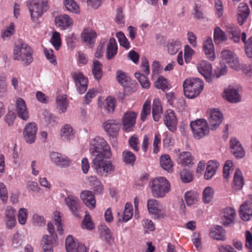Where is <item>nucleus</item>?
<instances>
[{
    "mask_svg": "<svg viewBox=\"0 0 252 252\" xmlns=\"http://www.w3.org/2000/svg\"><path fill=\"white\" fill-rule=\"evenodd\" d=\"M50 42L55 49L58 50L62 43L60 33L57 32H54L50 39Z\"/></svg>",
    "mask_w": 252,
    "mask_h": 252,
    "instance_id": "obj_58",
    "label": "nucleus"
},
{
    "mask_svg": "<svg viewBox=\"0 0 252 252\" xmlns=\"http://www.w3.org/2000/svg\"><path fill=\"white\" fill-rule=\"evenodd\" d=\"M117 80L124 87L125 94H128L136 90V83L124 71L121 70L117 71Z\"/></svg>",
    "mask_w": 252,
    "mask_h": 252,
    "instance_id": "obj_10",
    "label": "nucleus"
},
{
    "mask_svg": "<svg viewBox=\"0 0 252 252\" xmlns=\"http://www.w3.org/2000/svg\"><path fill=\"white\" fill-rule=\"evenodd\" d=\"M190 126L193 137L197 140L203 138L209 133V126L207 121L204 119H197L191 121Z\"/></svg>",
    "mask_w": 252,
    "mask_h": 252,
    "instance_id": "obj_5",
    "label": "nucleus"
},
{
    "mask_svg": "<svg viewBox=\"0 0 252 252\" xmlns=\"http://www.w3.org/2000/svg\"><path fill=\"white\" fill-rule=\"evenodd\" d=\"M137 113L128 111L124 113L122 117V124L125 131L128 132L132 130L136 123Z\"/></svg>",
    "mask_w": 252,
    "mask_h": 252,
    "instance_id": "obj_16",
    "label": "nucleus"
},
{
    "mask_svg": "<svg viewBox=\"0 0 252 252\" xmlns=\"http://www.w3.org/2000/svg\"><path fill=\"white\" fill-rule=\"evenodd\" d=\"M152 193L155 197H163L170 190V186L167 180L163 177L153 179L149 183Z\"/></svg>",
    "mask_w": 252,
    "mask_h": 252,
    "instance_id": "obj_4",
    "label": "nucleus"
},
{
    "mask_svg": "<svg viewBox=\"0 0 252 252\" xmlns=\"http://www.w3.org/2000/svg\"><path fill=\"white\" fill-rule=\"evenodd\" d=\"M80 198L88 208L90 209L95 208L96 202L92 191L89 190L83 191L80 194Z\"/></svg>",
    "mask_w": 252,
    "mask_h": 252,
    "instance_id": "obj_26",
    "label": "nucleus"
},
{
    "mask_svg": "<svg viewBox=\"0 0 252 252\" xmlns=\"http://www.w3.org/2000/svg\"><path fill=\"white\" fill-rule=\"evenodd\" d=\"M13 58L14 60L20 61L23 65L27 66L33 61L32 50L27 44L19 41L15 45Z\"/></svg>",
    "mask_w": 252,
    "mask_h": 252,
    "instance_id": "obj_1",
    "label": "nucleus"
},
{
    "mask_svg": "<svg viewBox=\"0 0 252 252\" xmlns=\"http://www.w3.org/2000/svg\"><path fill=\"white\" fill-rule=\"evenodd\" d=\"M221 57L222 60L227 62L230 67L236 70L241 68L237 57L232 52L229 50H223L221 52Z\"/></svg>",
    "mask_w": 252,
    "mask_h": 252,
    "instance_id": "obj_17",
    "label": "nucleus"
},
{
    "mask_svg": "<svg viewBox=\"0 0 252 252\" xmlns=\"http://www.w3.org/2000/svg\"><path fill=\"white\" fill-rule=\"evenodd\" d=\"M44 121L46 125L49 126H54L57 123V119L51 113L45 111L43 113Z\"/></svg>",
    "mask_w": 252,
    "mask_h": 252,
    "instance_id": "obj_57",
    "label": "nucleus"
},
{
    "mask_svg": "<svg viewBox=\"0 0 252 252\" xmlns=\"http://www.w3.org/2000/svg\"><path fill=\"white\" fill-rule=\"evenodd\" d=\"M239 214L243 220L248 221L250 220L252 216V195H249L247 200L240 206Z\"/></svg>",
    "mask_w": 252,
    "mask_h": 252,
    "instance_id": "obj_15",
    "label": "nucleus"
},
{
    "mask_svg": "<svg viewBox=\"0 0 252 252\" xmlns=\"http://www.w3.org/2000/svg\"><path fill=\"white\" fill-rule=\"evenodd\" d=\"M214 194V189L210 187L205 188L203 192V201L204 203L208 204L210 203L213 198Z\"/></svg>",
    "mask_w": 252,
    "mask_h": 252,
    "instance_id": "obj_49",
    "label": "nucleus"
},
{
    "mask_svg": "<svg viewBox=\"0 0 252 252\" xmlns=\"http://www.w3.org/2000/svg\"><path fill=\"white\" fill-rule=\"evenodd\" d=\"M244 185V179L239 169L235 170L233 178V186L235 189H241Z\"/></svg>",
    "mask_w": 252,
    "mask_h": 252,
    "instance_id": "obj_42",
    "label": "nucleus"
},
{
    "mask_svg": "<svg viewBox=\"0 0 252 252\" xmlns=\"http://www.w3.org/2000/svg\"><path fill=\"white\" fill-rule=\"evenodd\" d=\"M204 83L198 78L186 79L183 83L185 95L189 98L197 96L203 91Z\"/></svg>",
    "mask_w": 252,
    "mask_h": 252,
    "instance_id": "obj_3",
    "label": "nucleus"
},
{
    "mask_svg": "<svg viewBox=\"0 0 252 252\" xmlns=\"http://www.w3.org/2000/svg\"><path fill=\"white\" fill-rule=\"evenodd\" d=\"M209 235L211 238L217 240L224 241L225 239V231L221 226L219 225L210 229Z\"/></svg>",
    "mask_w": 252,
    "mask_h": 252,
    "instance_id": "obj_33",
    "label": "nucleus"
},
{
    "mask_svg": "<svg viewBox=\"0 0 252 252\" xmlns=\"http://www.w3.org/2000/svg\"><path fill=\"white\" fill-rule=\"evenodd\" d=\"M63 3L68 11L74 13H78L79 12V7L75 1L73 0H64Z\"/></svg>",
    "mask_w": 252,
    "mask_h": 252,
    "instance_id": "obj_51",
    "label": "nucleus"
},
{
    "mask_svg": "<svg viewBox=\"0 0 252 252\" xmlns=\"http://www.w3.org/2000/svg\"><path fill=\"white\" fill-rule=\"evenodd\" d=\"M102 150L107 158H110L112 155L110 147L106 141L100 137H96L90 142V152L93 156H96V154H102L98 150Z\"/></svg>",
    "mask_w": 252,
    "mask_h": 252,
    "instance_id": "obj_7",
    "label": "nucleus"
},
{
    "mask_svg": "<svg viewBox=\"0 0 252 252\" xmlns=\"http://www.w3.org/2000/svg\"><path fill=\"white\" fill-rule=\"evenodd\" d=\"M54 242L53 236H44L41 243L43 252H53Z\"/></svg>",
    "mask_w": 252,
    "mask_h": 252,
    "instance_id": "obj_41",
    "label": "nucleus"
},
{
    "mask_svg": "<svg viewBox=\"0 0 252 252\" xmlns=\"http://www.w3.org/2000/svg\"><path fill=\"white\" fill-rule=\"evenodd\" d=\"M185 200L188 206H191L198 201L197 193L194 191H188L185 194Z\"/></svg>",
    "mask_w": 252,
    "mask_h": 252,
    "instance_id": "obj_47",
    "label": "nucleus"
},
{
    "mask_svg": "<svg viewBox=\"0 0 252 252\" xmlns=\"http://www.w3.org/2000/svg\"><path fill=\"white\" fill-rule=\"evenodd\" d=\"M133 216V208L130 203H126L125 206L123 217L122 220L123 221L127 222Z\"/></svg>",
    "mask_w": 252,
    "mask_h": 252,
    "instance_id": "obj_50",
    "label": "nucleus"
},
{
    "mask_svg": "<svg viewBox=\"0 0 252 252\" xmlns=\"http://www.w3.org/2000/svg\"><path fill=\"white\" fill-rule=\"evenodd\" d=\"M117 53V44L114 38L109 39L107 46L106 55L108 60L113 59Z\"/></svg>",
    "mask_w": 252,
    "mask_h": 252,
    "instance_id": "obj_37",
    "label": "nucleus"
},
{
    "mask_svg": "<svg viewBox=\"0 0 252 252\" xmlns=\"http://www.w3.org/2000/svg\"><path fill=\"white\" fill-rule=\"evenodd\" d=\"M147 207L149 214L155 219H163L166 215L165 206L155 199H148Z\"/></svg>",
    "mask_w": 252,
    "mask_h": 252,
    "instance_id": "obj_8",
    "label": "nucleus"
},
{
    "mask_svg": "<svg viewBox=\"0 0 252 252\" xmlns=\"http://www.w3.org/2000/svg\"><path fill=\"white\" fill-rule=\"evenodd\" d=\"M6 74L2 73L0 75V97H4L7 93V82Z\"/></svg>",
    "mask_w": 252,
    "mask_h": 252,
    "instance_id": "obj_46",
    "label": "nucleus"
},
{
    "mask_svg": "<svg viewBox=\"0 0 252 252\" xmlns=\"http://www.w3.org/2000/svg\"><path fill=\"white\" fill-rule=\"evenodd\" d=\"M162 113V108L158 99L155 98L153 101L152 114L154 120L156 122L159 121Z\"/></svg>",
    "mask_w": 252,
    "mask_h": 252,
    "instance_id": "obj_39",
    "label": "nucleus"
},
{
    "mask_svg": "<svg viewBox=\"0 0 252 252\" xmlns=\"http://www.w3.org/2000/svg\"><path fill=\"white\" fill-rule=\"evenodd\" d=\"M72 76L75 83L77 90L80 94H84L87 89L88 80L80 72L72 73Z\"/></svg>",
    "mask_w": 252,
    "mask_h": 252,
    "instance_id": "obj_14",
    "label": "nucleus"
},
{
    "mask_svg": "<svg viewBox=\"0 0 252 252\" xmlns=\"http://www.w3.org/2000/svg\"><path fill=\"white\" fill-rule=\"evenodd\" d=\"M99 230L101 237L107 242H110L112 236L110 229L105 225H102Z\"/></svg>",
    "mask_w": 252,
    "mask_h": 252,
    "instance_id": "obj_55",
    "label": "nucleus"
},
{
    "mask_svg": "<svg viewBox=\"0 0 252 252\" xmlns=\"http://www.w3.org/2000/svg\"><path fill=\"white\" fill-rule=\"evenodd\" d=\"M68 103L65 95H59L56 99V108L58 112L64 113L66 111Z\"/></svg>",
    "mask_w": 252,
    "mask_h": 252,
    "instance_id": "obj_32",
    "label": "nucleus"
},
{
    "mask_svg": "<svg viewBox=\"0 0 252 252\" xmlns=\"http://www.w3.org/2000/svg\"><path fill=\"white\" fill-rule=\"evenodd\" d=\"M123 161L126 164L133 165L135 161V156L131 152L124 151L122 154Z\"/></svg>",
    "mask_w": 252,
    "mask_h": 252,
    "instance_id": "obj_48",
    "label": "nucleus"
},
{
    "mask_svg": "<svg viewBox=\"0 0 252 252\" xmlns=\"http://www.w3.org/2000/svg\"><path fill=\"white\" fill-rule=\"evenodd\" d=\"M94 227V226L91 220V216L88 214H86L82 221V228L88 230H92Z\"/></svg>",
    "mask_w": 252,
    "mask_h": 252,
    "instance_id": "obj_63",
    "label": "nucleus"
},
{
    "mask_svg": "<svg viewBox=\"0 0 252 252\" xmlns=\"http://www.w3.org/2000/svg\"><path fill=\"white\" fill-rule=\"evenodd\" d=\"M135 78L138 80L141 86L145 89L150 87V83L147 77L140 72H136L134 74Z\"/></svg>",
    "mask_w": 252,
    "mask_h": 252,
    "instance_id": "obj_52",
    "label": "nucleus"
},
{
    "mask_svg": "<svg viewBox=\"0 0 252 252\" xmlns=\"http://www.w3.org/2000/svg\"><path fill=\"white\" fill-rule=\"evenodd\" d=\"M60 136L63 140H70L74 137L73 129L70 125L66 124L62 126Z\"/></svg>",
    "mask_w": 252,
    "mask_h": 252,
    "instance_id": "obj_34",
    "label": "nucleus"
},
{
    "mask_svg": "<svg viewBox=\"0 0 252 252\" xmlns=\"http://www.w3.org/2000/svg\"><path fill=\"white\" fill-rule=\"evenodd\" d=\"M235 210L231 207L225 208L222 212L221 220L224 225H228L232 222L235 217Z\"/></svg>",
    "mask_w": 252,
    "mask_h": 252,
    "instance_id": "obj_28",
    "label": "nucleus"
},
{
    "mask_svg": "<svg viewBox=\"0 0 252 252\" xmlns=\"http://www.w3.org/2000/svg\"><path fill=\"white\" fill-rule=\"evenodd\" d=\"M198 72L202 75L208 82L212 80V67L211 64L207 61H202L197 65Z\"/></svg>",
    "mask_w": 252,
    "mask_h": 252,
    "instance_id": "obj_22",
    "label": "nucleus"
},
{
    "mask_svg": "<svg viewBox=\"0 0 252 252\" xmlns=\"http://www.w3.org/2000/svg\"><path fill=\"white\" fill-rule=\"evenodd\" d=\"M0 198L3 204H6L8 200V191L6 186L0 183Z\"/></svg>",
    "mask_w": 252,
    "mask_h": 252,
    "instance_id": "obj_61",
    "label": "nucleus"
},
{
    "mask_svg": "<svg viewBox=\"0 0 252 252\" xmlns=\"http://www.w3.org/2000/svg\"><path fill=\"white\" fill-rule=\"evenodd\" d=\"M181 179L185 183H188L193 180L192 173L187 169H183L180 172Z\"/></svg>",
    "mask_w": 252,
    "mask_h": 252,
    "instance_id": "obj_62",
    "label": "nucleus"
},
{
    "mask_svg": "<svg viewBox=\"0 0 252 252\" xmlns=\"http://www.w3.org/2000/svg\"><path fill=\"white\" fill-rule=\"evenodd\" d=\"M155 85L157 89L165 91L168 89V82L166 79L163 76H159L155 82Z\"/></svg>",
    "mask_w": 252,
    "mask_h": 252,
    "instance_id": "obj_60",
    "label": "nucleus"
},
{
    "mask_svg": "<svg viewBox=\"0 0 252 252\" xmlns=\"http://www.w3.org/2000/svg\"><path fill=\"white\" fill-rule=\"evenodd\" d=\"M116 36L121 46L127 49L130 48V43L123 32H117Z\"/></svg>",
    "mask_w": 252,
    "mask_h": 252,
    "instance_id": "obj_54",
    "label": "nucleus"
},
{
    "mask_svg": "<svg viewBox=\"0 0 252 252\" xmlns=\"http://www.w3.org/2000/svg\"><path fill=\"white\" fill-rule=\"evenodd\" d=\"M115 107V101L114 98L108 97L105 100L104 109L107 113H112L114 111Z\"/></svg>",
    "mask_w": 252,
    "mask_h": 252,
    "instance_id": "obj_59",
    "label": "nucleus"
},
{
    "mask_svg": "<svg viewBox=\"0 0 252 252\" xmlns=\"http://www.w3.org/2000/svg\"><path fill=\"white\" fill-rule=\"evenodd\" d=\"M65 248L67 252H88L85 245L75 240L71 235L66 238Z\"/></svg>",
    "mask_w": 252,
    "mask_h": 252,
    "instance_id": "obj_12",
    "label": "nucleus"
},
{
    "mask_svg": "<svg viewBox=\"0 0 252 252\" xmlns=\"http://www.w3.org/2000/svg\"><path fill=\"white\" fill-rule=\"evenodd\" d=\"M64 203L74 216L78 218L81 217V203L77 196L72 194L68 195L64 198Z\"/></svg>",
    "mask_w": 252,
    "mask_h": 252,
    "instance_id": "obj_11",
    "label": "nucleus"
},
{
    "mask_svg": "<svg viewBox=\"0 0 252 252\" xmlns=\"http://www.w3.org/2000/svg\"><path fill=\"white\" fill-rule=\"evenodd\" d=\"M219 163L215 160L209 161L207 163L206 171L204 174V178L206 180H209L215 174Z\"/></svg>",
    "mask_w": 252,
    "mask_h": 252,
    "instance_id": "obj_35",
    "label": "nucleus"
},
{
    "mask_svg": "<svg viewBox=\"0 0 252 252\" xmlns=\"http://www.w3.org/2000/svg\"><path fill=\"white\" fill-rule=\"evenodd\" d=\"M208 126L211 130H216L221 124L223 117L222 113L217 108L207 110Z\"/></svg>",
    "mask_w": 252,
    "mask_h": 252,
    "instance_id": "obj_9",
    "label": "nucleus"
},
{
    "mask_svg": "<svg viewBox=\"0 0 252 252\" xmlns=\"http://www.w3.org/2000/svg\"><path fill=\"white\" fill-rule=\"evenodd\" d=\"M227 36L224 32L219 27H216L214 30V40L216 44L226 40Z\"/></svg>",
    "mask_w": 252,
    "mask_h": 252,
    "instance_id": "obj_45",
    "label": "nucleus"
},
{
    "mask_svg": "<svg viewBox=\"0 0 252 252\" xmlns=\"http://www.w3.org/2000/svg\"><path fill=\"white\" fill-rule=\"evenodd\" d=\"M177 122L174 111L171 109L167 110L164 114V123L169 130L174 131L176 130Z\"/></svg>",
    "mask_w": 252,
    "mask_h": 252,
    "instance_id": "obj_24",
    "label": "nucleus"
},
{
    "mask_svg": "<svg viewBox=\"0 0 252 252\" xmlns=\"http://www.w3.org/2000/svg\"><path fill=\"white\" fill-rule=\"evenodd\" d=\"M28 215V211L26 208H21L19 210L18 214V220L21 225L26 223Z\"/></svg>",
    "mask_w": 252,
    "mask_h": 252,
    "instance_id": "obj_56",
    "label": "nucleus"
},
{
    "mask_svg": "<svg viewBox=\"0 0 252 252\" xmlns=\"http://www.w3.org/2000/svg\"><path fill=\"white\" fill-rule=\"evenodd\" d=\"M250 13V8L246 3L241 2L239 4L237 8V18L240 25H242L246 22Z\"/></svg>",
    "mask_w": 252,
    "mask_h": 252,
    "instance_id": "obj_23",
    "label": "nucleus"
},
{
    "mask_svg": "<svg viewBox=\"0 0 252 252\" xmlns=\"http://www.w3.org/2000/svg\"><path fill=\"white\" fill-rule=\"evenodd\" d=\"M50 158L53 162L61 168L67 167L71 163V160L68 158L57 152H51Z\"/></svg>",
    "mask_w": 252,
    "mask_h": 252,
    "instance_id": "obj_20",
    "label": "nucleus"
},
{
    "mask_svg": "<svg viewBox=\"0 0 252 252\" xmlns=\"http://www.w3.org/2000/svg\"><path fill=\"white\" fill-rule=\"evenodd\" d=\"M103 154H96L92 161V167L99 175L106 177L115 169V166L110 160L105 159Z\"/></svg>",
    "mask_w": 252,
    "mask_h": 252,
    "instance_id": "obj_2",
    "label": "nucleus"
},
{
    "mask_svg": "<svg viewBox=\"0 0 252 252\" xmlns=\"http://www.w3.org/2000/svg\"><path fill=\"white\" fill-rule=\"evenodd\" d=\"M55 23L57 26L62 30L69 27L73 23L72 20L67 15L63 14L55 18Z\"/></svg>",
    "mask_w": 252,
    "mask_h": 252,
    "instance_id": "obj_30",
    "label": "nucleus"
},
{
    "mask_svg": "<svg viewBox=\"0 0 252 252\" xmlns=\"http://www.w3.org/2000/svg\"><path fill=\"white\" fill-rule=\"evenodd\" d=\"M230 147L231 153L238 158L244 157L245 152L239 141L235 137H232L230 140Z\"/></svg>",
    "mask_w": 252,
    "mask_h": 252,
    "instance_id": "obj_25",
    "label": "nucleus"
},
{
    "mask_svg": "<svg viewBox=\"0 0 252 252\" xmlns=\"http://www.w3.org/2000/svg\"><path fill=\"white\" fill-rule=\"evenodd\" d=\"M23 242V236L19 233L14 234L12 240V246L14 248L20 247Z\"/></svg>",
    "mask_w": 252,
    "mask_h": 252,
    "instance_id": "obj_64",
    "label": "nucleus"
},
{
    "mask_svg": "<svg viewBox=\"0 0 252 252\" xmlns=\"http://www.w3.org/2000/svg\"><path fill=\"white\" fill-rule=\"evenodd\" d=\"M15 105L18 117L22 120L27 121L29 118V114L25 100L22 98H18Z\"/></svg>",
    "mask_w": 252,
    "mask_h": 252,
    "instance_id": "obj_21",
    "label": "nucleus"
},
{
    "mask_svg": "<svg viewBox=\"0 0 252 252\" xmlns=\"http://www.w3.org/2000/svg\"><path fill=\"white\" fill-rule=\"evenodd\" d=\"M103 128L110 135L114 136L117 134L120 129V124L114 120H109L103 124Z\"/></svg>",
    "mask_w": 252,
    "mask_h": 252,
    "instance_id": "obj_27",
    "label": "nucleus"
},
{
    "mask_svg": "<svg viewBox=\"0 0 252 252\" xmlns=\"http://www.w3.org/2000/svg\"><path fill=\"white\" fill-rule=\"evenodd\" d=\"M151 112V100L147 99L144 102L142 110L141 113V120L142 121H145L148 115L150 114Z\"/></svg>",
    "mask_w": 252,
    "mask_h": 252,
    "instance_id": "obj_53",
    "label": "nucleus"
},
{
    "mask_svg": "<svg viewBox=\"0 0 252 252\" xmlns=\"http://www.w3.org/2000/svg\"><path fill=\"white\" fill-rule=\"evenodd\" d=\"M160 164L164 170L168 172H172L173 163L168 155L165 154L160 156Z\"/></svg>",
    "mask_w": 252,
    "mask_h": 252,
    "instance_id": "obj_38",
    "label": "nucleus"
},
{
    "mask_svg": "<svg viewBox=\"0 0 252 252\" xmlns=\"http://www.w3.org/2000/svg\"><path fill=\"white\" fill-rule=\"evenodd\" d=\"M96 36L95 31L90 28L85 29L81 33V37L86 44L89 45L93 42Z\"/></svg>",
    "mask_w": 252,
    "mask_h": 252,
    "instance_id": "obj_36",
    "label": "nucleus"
},
{
    "mask_svg": "<svg viewBox=\"0 0 252 252\" xmlns=\"http://www.w3.org/2000/svg\"><path fill=\"white\" fill-rule=\"evenodd\" d=\"M16 209L11 206H7L4 211L3 221L6 227L8 229H13L17 224Z\"/></svg>",
    "mask_w": 252,
    "mask_h": 252,
    "instance_id": "obj_13",
    "label": "nucleus"
},
{
    "mask_svg": "<svg viewBox=\"0 0 252 252\" xmlns=\"http://www.w3.org/2000/svg\"><path fill=\"white\" fill-rule=\"evenodd\" d=\"M37 129L36 125L34 123H29L26 125L23 131V135L27 143L32 144L34 142Z\"/></svg>",
    "mask_w": 252,
    "mask_h": 252,
    "instance_id": "obj_18",
    "label": "nucleus"
},
{
    "mask_svg": "<svg viewBox=\"0 0 252 252\" xmlns=\"http://www.w3.org/2000/svg\"><path fill=\"white\" fill-rule=\"evenodd\" d=\"M92 72L94 78L97 80H100L102 76V64L97 60L93 62Z\"/></svg>",
    "mask_w": 252,
    "mask_h": 252,
    "instance_id": "obj_44",
    "label": "nucleus"
},
{
    "mask_svg": "<svg viewBox=\"0 0 252 252\" xmlns=\"http://www.w3.org/2000/svg\"><path fill=\"white\" fill-rule=\"evenodd\" d=\"M182 42L179 40H172L167 43L168 52L170 55H175L180 49Z\"/></svg>",
    "mask_w": 252,
    "mask_h": 252,
    "instance_id": "obj_43",
    "label": "nucleus"
},
{
    "mask_svg": "<svg viewBox=\"0 0 252 252\" xmlns=\"http://www.w3.org/2000/svg\"><path fill=\"white\" fill-rule=\"evenodd\" d=\"M203 49L208 59L211 61L215 59L214 46L211 38L208 37L204 41Z\"/></svg>",
    "mask_w": 252,
    "mask_h": 252,
    "instance_id": "obj_29",
    "label": "nucleus"
},
{
    "mask_svg": "<svg viewBox=\"0 0 252 252\" xmlns=\"http://www.w3.org/2000/svg\"><path fill=\"white\" fill-rule=\"evenodd\" d=\"M192 159L190 153L184 152L179 155L178 162L182 166H189L193 164Z\"/></svg>",
    "mask_w": 252,
    "mask_h": 252,
    "instance_id": "obj_40",
    "label": "nucleus"
},
{
    "mask_svg": "<svg viewBox=\"0 0 252 252\" xmlns=\"http://www.w3.org/2000/svg\"><path fill=\"white\" fill-rule=\"evenodd\" d=\"M33 21H36L47 10V2L43 0H29L27 2Z\"/></svg>",
    "mask_w": 252,
    "mask_h": 252,
    "instance_id": "obj_6",
    "label": "nucleus"
},
{
    "mask_svg": "<svg viewBox=\"0 0 252 252\" xmlns=\"http://www.w3.org/2000/svg\"><path fill=\"white\" fill-rule=\"evenodd\" d=\"M223 96L231 103H238L241 101L238 89L233 86H229L224 89Z\"/></svg>",
    "mask_w": 252,
    "mask_h": 252,
    "instance_id": "obj_19",
    "label": "nucleus"
},
{
    "mask_svg": "<svg viewBox=\"0 0 252 252\" xmlns=\"http://www.w3.org/2000/svg\"><path fill=\"white\" fill-rule=\"evenodd\" d=\"M226 31L228 33L230 38L235 42H238L240 40V29L237 26L228 24L226 26Z\"/></svg>",
    "mask_w": 252,
    "mask_h": 252,
    "instance_id": "obj_31",
    "label": "nucleus"
}]
</instances>
